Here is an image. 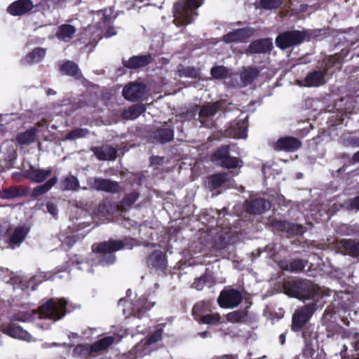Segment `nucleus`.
<instances>
[{"mask_svg":"<svg viewBox=\"0 0 359 359\" xmlns=\"http://www.w3.org/2000/svg\"><path fill=\"white\" fill-rule=\"evenodd\" d=\"M285 293L290 297L308 301L302 314H313L322 306V302L318 299L319 288L309 281L287 285L285 287Z\"/></svg>","mask_w":359,"mask_h":359,"instance_id":"nucleus-1","label":"nucleus"},{"mask_svg":"<svg viewBox=\"0 0 359 359\" xmlns=\"http://www.w3.org/2000/svg\"><path fill=\"white\" fill-rule=\"evenodd\" d=\"M124 248L126 245L121 241H108L93 245L92 250L100 259L98 264L104 266L114 263L116 257L113 252Z\"/></svg>","mask_w":359,"mask_h":359,"instance_id":"nucleus-2","label":"nucleus"},{"mask_svg":"<svg viewBox=\"0 0 359 359\" xmlns=\"http://www.w3.org/2000/svg\"><path fill=\"white\" fill-rule=\"evenodd\" d=\"M203 0H182L175 5L174 22L177 26L188 25L192 22L193 11L200 7Z\"/></svg>","mask_w":359,"mask_h":359,"instance_id":"nucleus-3","label":"nucleus"},{"mask_svg":"<svg viewBox=\"0 0 359 359\" xmlns=\"http://www.w3.org/2000/svg\"><path fill=\"white\" fill-rule=\"evenodd\" d=\"M66 299H50L39 306L38 314H67L74 311Z\"/></svg>","mask_w":359,"mask_h":359,"instance_id":"nucleus-4","label":"nucleus"},{"mask_svg":"<svg viewBox=\"0 0 359 359\" xmlns=\"http://www.w3.org/2000/svg\"><path fill=\"white\" fill-rule=\"evenodd\" d=\"M302 335L304 339V346L302 350L304 359H323V355L317 351L316 333H308L307 331L304 330Z\"/></svg>","mask_w":359,"mask_h":359,"instance_id":"nucleus-5","label":"nucleus"},{"mask_svg":"<svg viewBox=\"0 0 359 359\" xmlns=\"http://www.w3.org/2000/svg\"><path fill=\"white\" fill-rule=\"evenodd\" d=\"M243 299L241 293L234 289L224 290L221 292L217 302L224 309H233L238 306Z\"/></svg>","mask_w":359,"mask_h":359,"instance_id":"nucleus-6","label":"nucleus"},{"mask_svg":"<svg viewBox=\"0 0 359 359\" xmlns=\"http://www.w3.org/2000/svg\"><path fill=\"white\" fill-rule=\"evenodd\" d=\"M304 37V33L299 31L285 32L277 36L276 43L281 49H285L302 43Z\"/></svg>","mask_w":359,"mask_h":359,"instance_id":"nucleus-7","label":"nucleus"},{"mask_svg":"<svg viewBox=\"0 0 359 359\" xmlns=\"http://www.w3.org/2000/svg\"><path fill=\"white\" fill-rule=\"evenodd\" d=\"M213 159L223 167L227 168H235L241 166V160L236 157H231L229 155V147H222L217 149L214 155Z\"/></svg>","mask_w":359,"mask_h":359,"instance_id":"nucleus-8","label":"nucleus"},{"mask_svg":"<svg viewBox=\"0 0 359 359\" xmlns=\"http://www.w3.org/2000/svg\"><path fill=\"white\" fill-rule=\"evenodd\" d=\"M88 184L90 187L106 192L117 193L121 190L119 184L110 180L92 177L88 180Z\"/></svg>","mask_w":359,"mask_h":359,"instance_id":"nucleus-9","label":"nucleus"},{"mask_svg":"<svg viewBox=\"0 0 359 359\" xmlns=\"http://www.w3.org/2000/svg\"><path fill=\"white\" fill-rule=\"evenodd\" d=\"M248 127L247 116H245L231 123L226 132L230 137L233 138L245 139L248 136Z\"/></svg>","mask_w":359,"mask_h":359,"instance_id":"nucleus-10","label":"nucleus"},{"mask_svg":"<svg viewBox=\"0 0 359 359\" xmlns=\"http://www.w3.org/2000/svg\"><path fill=\"white\" fill-rule=\"evenodd\" d=\"M1 331L3 333L13 339L22 340L27 342H31L33 341L31 334L15 323H11L9 325L3 326L1 327Z\"/></svg>","mask_w":359,"mask_h":359,"instance_id":"nucleus-11","label":"nucleus"},{"mask_svg":"<svg viewBox=\"0 0 359 359\" xmlns=\"http://www.w3.org/2000/svg\"><path fill=\"white\" fill-rule=\"evenodd\" d=\"M145 93V86L139 83H130L123 89V97L130 101L140 99Z\"/></svg>","mask_w":359,"mask_h":359,"instance_id":"nucleus-12","label":"nucleus"},{"mask_svg":"<svg viewBox=\"0 0 359 359\" xmlns=\"http://www.w3.org/2000/svg\"><path fill=\"white\" fill-rule=\"evenodd\" d=\"M219 102L207 104L203 106L200 112L198 118L202 125L205 127H211L212 123L210 121L212 118L217 114L219 110Z\"/></svg>","mask_w":359,"mask_h":359,"instance_id":"nucleus-13","label":"nucleus"},{"mask_svg":"<svg viewBox=\"0 0 359 359\" xmlns=\"http://www.w3.org/2000/svg\"><path fill=\"white\" fill-rule=\"evenodd\" d=\"M253 33L254 29L250 27L238 29L225 34L223 36V41L226 43L242 42L251 36Z\"/></svg>","mask_w":359,"mask_h":359,"instance_id":"nucleus-14","label":"nucleus"},{"mask_svg":"<svg viewBox=\"0 0 359 359\" xmlns=\"http://www.w3.org/2000/svg\"><path fill=\"white\" fill-rule=\"evenodd\" d=\"M28 232V227L25 226H17L13 231L11 236H8L6 239L8 247L12 249L18 247L22 243Z\"/></svg>","mask_w":359,"mask_h":359,"instance_id":"nucleus-15","label":"nucleus"},{"mask_svg":"<svg viewBox=\"0 0 359 359\" xmlns=\"http://www.w3.org/2000/svg\"><path fill=\"white\" fill-rule=\"evenodd\" d=\"M33 7L32 0H18L11 4L7 11L13 15H21L32 10Z\"/></svg>","mask_w":359,"mask_h":359,"instance_id":"nucleus-16","label":"nucleus"},{"mask_svg":"<svg viewBox=\"0 0 359 359\" xmlns=\"http://www.w3.org/2000/svg\"><path fill=\"white\" fill-rule=\"evenodd\" d=\"M300 83V81H299ZM299 85L306 87H318L325 83V73L320 70L310 72Z\"/></svg>","mask_w":359,"mask_h":359,"instance_id":"nucleus-17","label":"nucleus"},{"mask_svg":"<svg viewBox=\"0 0 359 359\" xmlns=\"http://www.w3.org/2000/svg\"><path fill=\"white\" fill-rule=\"evenodd\" d=\"M301 142L294 137H285L279 139L276 144V149L293 151L301 147Z\"/></svg>","mask_w":359,"mask_h":359,"instance_id":"nucleus-18","label":"nucleus"},{"mask_svg":"<svg viewBox=\"0 0 359 359\" xmlns=\"http://www.w3.org/2000/svg\"><path fill=\"white\" fill-rule=\"evenodd\" d=\"M25 172L27 177L29 180L39 183L44 181L51 174V170H43L34 166H30Z\"/></svg>","mask_w":359,"mask_h":359,"instance_id":"nucleus-19","label":"nucleus"},{"mask_svg":"<svg viewBox=\"0 0 359 359\" xmlns=\"http://www.w3.org/2000/svg\"><path fill=\"white\" fill-rule=\"evenodd\" d=\"M271 207L270 202L262 198L253 200L247 203V210L252 214H260Z\"/></svg>","mask_w":359,"mask_h":359,"instance_id":"nucleus-20","label":"nucleus"},{"mask_svg":"<svg viewBox=\"0 0 359 359\" xmlns=\"http://www.w3.org/2000/svg\"><path fill=\"white\" fill-rule=\"evenodd\" d=\"M272 47V42L269 39H260L251 43L248 52L251 54L264 53L269 51Z\"/></svg>","mask_w":359,"mask_h":359,"instance_id":"nucleus-21","label":"nucleus"},{"mask_svg":"<svg viewBox=\"0 0 359 359\" xmlns=\"http://www.w3.org/2000/svg\"><path fill=\"white\" fill-rule=\"evenodd\" d=\"M95 155L99 160L111 161L116 158V150L110 146H103L93 149Z\"/></svg>","mask_w":359,"mask_h":359,"instance_id":"nucleus-22","label":"nucleus"},{"mask_svg":"<svg viewBox=\"0 0 359 359\" xmlns=\"http://www.w3.org/2000/svg\"><path fill=\"white\" fill-rule=\"evenodd\" d=\"M38 128H33L27 130L25 133L18 135L16 139L20 144H28L33 142L36 137V134L40 132L39 128L43 127L41 123L37 124Z\"/></svg>","mask_w":359,"mask_h":359,"instance_id":"nucleus-23","label":"nucleus"},{"mask_svg":"<svg viewBox=\"0 0 359 359\" xmlns=\"http://www.w3.org/2000/svg\"><path fill=\"white\" fill-rule=\"evenodd\" d=\"M151 61L150 55H139L130 57L128 60L123 61V65L126 67L135 69L144 67Z\"/></svg>","mask_w":359,"mask_h":359,"instance_id":"nucleus-24","label":"nucleus"},{"mask_svg":"<svg viewBox=\"0 0 359 359\" xmlns=\"http://www.w3.org/2000/svg\"><path fill=\"white\" fill-rule=\"evenodd\" d=\"M76 32V28L75 26L64 24L58 27L56 36L60 40L68 41L72 38Z\"/></svg>","mask_w":359,"mask_h":359,"instance_id":"nucleus-25","label":"nucleus"},{"mask_svg":"<svg viewBox=\"0 0 359 359\" xmlns=\"http://www.w3.org/2000/svg\"><path fill=\"white\" fill-rule=\"evenodd\" d=\"M45 55L46 49L43 48H35L22 60V63L24 65H31L39 62L44 57Z\"/></svg>","mask_w":359,"mask_h":359,"instance_id":"nucleus-26","label":"nucleus"},{"mask_svg":"<svg viewBox=\"0 0 359 359\" xmlns=\"http://www.w3.org/2000/svg\"><path fill=\"white\" fill-rule=\"evenodd\" d=\"M148 264L157 269H164L166 259L163 252L161 250L153 252L148 259Z\"/></svg>","mask_w":359,"mask_h":359,"instance_id":"nucleus-27","label":"nucleus"},{"mask_svg":"<svg viewBox=\"0 0 359 359\" xmlns=\"http://www.w3.org/2000/svg\"><path fill=\"white\" fill-rule=\"evenodd\" d=\"M114 338L113 337H106L100 340L95 342L90 346V353L97 354L100 351L106 350L114 342Z\"/></svg>","mask_w":359,"mask_h":359,"instance_id":"nucleus-28","label":"nucleus"},{"mask_svg":"<svg viewBox=\"0 0 359 359\" xmlns=\"http://www.w3.org/2000/svg\"><path fill=\"white\" fill-rule=\"evenodd\" d=\"M259 70L255 67H248L241 74V80L243 86H247L251 83L259 75Z\"/></svg>","mask_w":359,"mask_h":359,"instance_id":"nucleus-29","label":"nucleus"},{"mask_svg":"<svg viewBox=\"0 0 359 359\" xmlns=\"http://www.w3.org/2000/svg\"><path fill=\"white\" fill-rule=\"evenodd\" d=\"M57 182V177H53L43 184L37 186L35 187L31 194V196L34 198H37L46 193H47Z\"/></svg>","mask_w":359,"mask_h":359,"instance_id":"nucleus-30","label":"nucleus"},{"mask_svg":"<svg viewBox=\"0 0 359 359\" xmlns=\"http://www.w3.org/2000/svg\"><path fill=\"white\" fill-rule=\"evenodd\" d=\"M341 245L347 254L352 257H359V241L354 240H342Z\"/></svg>","mask_w":359,"mask_h":359,"instance_id":"nucleus-31","label":"nucleus"},{"mask_svg":"<svg viewBox=\"0 0 359 359\" xmlns=\"http://www.w3.org/2000/svg\"><path fill=\"white\" fill-rule=\"evenodd\" d=\"M146 110V108L142 104H137L130 107L128 109H126L123 114V116L126 119L133 120L137 118L141 114H142Z\"/></svg>","mask_w":359,"mask_h":359,"instance_id":"nucleus-32","label":"nucleus"},{"mask_svg":"<svg viewBox=\"0 0 359 359\" xmlns=\"http://www.w3.org/2000/svg\"><path fill=\"white\" fill-rule=\"evenodd\" d=\"M162 336V330L161 329L157 330L152 335H151L149 338H147L144 341H141L140 344H138L135 347V351H140L142 348L144 346H149L161 339Z\"/></svg>","mask_w":359,"mask_h":359,"instance_id":"nucleus-33","label":"nucleus"},{"mask_svg":"<svg viewBox=\"0 0 359 359\" xmlns=\"http://www.w3.org/2000/svg\"><path fill=\"white\" fill-rule=\"evenodd\" d=\"M227 180V174H216L209 177L208 186L210 189H215L220 187L224 182H225Z\"/></svg>","mask_w":359,"mask_h":359,"instance_id":"nucleus-34","label":"nucleus"},{"mask_svg":"<svg viewBox=\"0 0 359 359\" xmlns=\"http://www.w3.org/2000/svg\"><path fill=\"white\" fill-rule=\"evenodd\" d=\"M310 316H292V330L299 331L306 326Z\"/></svg>","mask_w":359,"mask_h":359,"instance_id":"nucleus-35","label":"nucleus"},{"mask_svg":"<svg viewBox=\"0 0 359 359\" xmlns=\"http://www.w3.org/2000/svg\"><path fill=\"white\" fill-rule=\"evenodd\" d=\"M195 320L200 324H207L210 326L218 325L221 321L219 316H195Z\"/></svg>","mask_w":359,"mask_h":359,"instance_id":"nucleus-36","label":"nucleus"},{"mask_svg":"<svg viewBox=\"0 0 359 359\" xmlns=\"http://www.w3.org/2000/svg\"><path fill=\"white\" fill-rule=\"evenodd\" d=\"M62 183L63 186V189L70 191L76 190L79 185L78 179L72 175L67 176L62 180Z\"/></svg>","mask_w":359,"mask_h":359,"instance_id":"nucleus-37","label":"nucleus"},{"mask_svg":"<svg viewBox=\"0 0 359 359\" xmlns=\"http://www.w3.org/2000/svg\"><path fill=\"white\" fill-rule=\"evenodd\" d=\"M155 138L157 139V141L161 143H165L170 142L173 138V131L172 129L170 128H163L157 132Z\"/></svg>","mask_w":359,"mask_h":359,"instance_id":"nucleus-38","label":"nucleus"},{"mask_svg":"<svg viewBox=\"0 0 359 359\" xmlns=\"http://www.w3.org/2000/svg\"><path fill=\"white\" fill-rule=\"evenodd\" d=\"M57 316V318H53V316H38L40 322L37 323V325L41 329H48L53 323L59 320L62 316Z\"/></svg>","mask_w":359,"mask_h":359,"instance_id":"nucleus-39","label":"nucleus"},{"mask_svg":"<svg viewBox=\"0 0 359 359\" xmlns=\"http://www.w3.org/2000/svg\"><path fill=\"white\" fill-rule=\"evenodd\" d=\"M192 312V314H202L212 312L211 304L210 302H200L194 305Z\"/></svg>","mask_w":359,"mask_h":359,"instance_id":"nucleus-40","label":"nucleus"},{"mask_svg":"<svg viewBox=\"0 0 359 359\" xmlns=\"http://www.w3.org/2000/svg\"><path fill=\"white\" fill-rule=\"evenodd\" d=\"M280 227H283V229L287 230V231H291L292 233L295 234H302L304 232V228L298 224H290L285 222H280L278 223Z\"/></svg>","mask_w":359,"mask_h":359,"instance_id":"nucleus-41","label":"nucleus"},{"mask_svg":"<svg viewBox=\"0 0 359 359\" xmlns=\"http://www.w3.org/2000/svg\"><path fill=\"white\" fill-rule=\"evenodd\" d=\"M60 70L66 74L77 76L78 67L73 62H66L60 67Z\"/></svg>","mask_w":359,"mask_h":359,"instance_id":"nucleus-42","label":"nucleus"},{"mask_svg":"<svg viewBox=\"0 0 359 359\" xmlns=\"http://www.w3.org/2000/svg\"><path fill=\"white\" fill-rule=\"evenodd\" d=\"M178 72L180 76L196 78L199 74L196 69L190 67H184L180 66Z\"/></svg>","mask_w":359,"mask_h":359,"instance_id":"nucleus-43","label":"nucleus"},{"mask_svg":"<svg viewBox=\"0 0 359 359\" xmlns=\"http://www.w3.org/2000/svg\"><path fill=\"white\" fill-rule=\"evenodd\" d=\"M88 133V130L86 128H76L69 133H67L65 136V139L67 140H76L78 138L83 137Z\"/></svg>","mask_w":359,"mask_h":359,"instance_id":"nucleus-44","label":"nucleus"},{"mask_svg":"<svg viewBox=\"0 0 359 359\" xmlns=\"http://www.w3.org/2000/svg\"><path fill=\"white\" fill-rule=\"evenodd\" d=\"M282 4L281 0H260L262 8L271 10L278 8Z\"/></svg>","mask_w":359,"mask_h":359,"instance_id":"nucleus-45","label":"nucleus"},{"mask_svg":"<svg viewBox=\"0 0 359 359\" xmlns=\"http://www.w3.org/2000/svg\"><path fill=\"white\" fill-rule=\"evenodd\" d=\"M211 74L215 79H222L227 74V69L222 66L211 69Z\"/></svg>","mask_w":359,"mask_h":359,"instance_id":"nucleus-46","label":"nucleus"},{"mask_svg":"<svg viewBox=\"0 0 359 359\" xmlns=\"http://www.w3.org/2000/svg\"><path fill=\"white\" fill-rule=\"evenodd\" d=\"M344 205L348 210H359V196L353 199L346 201Z\"/></svg>","mask_w":359,"mask_h":359,"instance_id":"nucleus-47","label":"nucleus"},{"mask_svg":"<svg viewBox=\"0 0 359 359\" xmlns=\"http://www.w3.org/2000/svg\"><path fill=\"white\" fill-rule=\"evenodd\" d=\"M304 268V263L302 260H293L286 268L292 271H300Z\"/></svg>","mask_w":359,"mask_h":359,"instance_id":"nucleus-48","label":"nucleus"},{"mask_svg":"<svg viewBox=\"0 0 359 359\" xmlns=\"http://www.w3.org/2000/svg\"><path fill=\"white\" fill-rule=\"evenodd\" d=\"M18 195V191L15 188H11L8 190H3L0 192V197L5 199L12 198Z\"/></svg>","mask_w":359,"mask_h":359,"instance_id":"nucleus-49","label":"nucleus"},{"mask_svg":"<svg viewBox=\"0 0 359 359\" xmlns=\"http://www.w3.org/2000/svg\"><path fill=\"white\" fill-rule=\"evenodd\" d=\"M137 197L138 196L136 193L130 194L122 201L121 207L124 208L126 206L131 205L137 200Z\"/></svg>","mask_w":359,"mask_h":359,"instance_id":"nucleus-50","label":"nucleus"},{"mask_svg":"<svg viewBox=\"0 0 359 359\" xmlns=\"http://www.w3.org/2000/svg\"><path fill=\"white\" fill-rule=\"evenodd\" d=\"M111 13H112L111 9L109 8V9H104V11L99 12L98 15H102V18L104 20V23L107 24V25H108L111 22V20L112 19V18L111 16Z\"/></svg>","mask_w":359,"mask_h":359,"instance_id":"nucleus-51","label":"nucleus"},{"mask_svg":"<svg viewBox=\"0 0 359 359\" xmlns=\"http://www.w3.org/2000/svg\"><path fill=\"white\" fill-rule=\"evenodd\" d=\"M205 285V277H201L196 279L192 284V287L196 290H202Z\"/></svg>","mask_w":359,"mask_h":359,"instance_id":"nucleus-52","label":"nucleus"},{"mask_svg":"<svg viewBox=\"0 0 359 359\" xmlns=\"http://www.w3.org/2000/svg\"><path fill=\"white\" fill-rule=\"evenodd\" d=\"M47 211L53 216L55 217L57 215L58 209L57 207L51 202H48L46 204Z\"/></svg>","mask_w":359,"mask_h":359,"instance_id":"nucleus-53","label":"nucleus"},{"mask_svg":"<svg viewBox=\"0 0 359 359\" xmlns=\"http://www.w3.org/2000/svg\"><path fill=\"white\" fill-rule=\"evenodd\" d=\"M76 241L74 236H67L62 240V243L66 244L68 247H72Z\"/></svg>","mask_w":359,"mask_h":359,"instance_id":"nucleus-54","label":"nucleus"},{"mask_svg":"<svg viewBox=\"0 0 359 359\" xmlns=\"http://www.w3.org/2000/svg\"><path fill=\"white\" fill-rule=\"evenodd\" d=\"M56 346L66 347L67 346V344L66 343L58 344V343L54 342V343H52V344L46 343V344H42V347L44 348H48L56 347Z\"/></svg>","mask_w":359,"mask_h":359,"instance_id":"nucleus-55","label":"nucleus"},{"mask_svg":"<svg viewBox=\"0 0 359 359\" xmlns=\"http://www.w3.org/2000/svg\"><path fill=\"white\" fill-rule=\"evenodd\" d=\"M154 306V302H147L144 304L143 305V309L144 311H148L149 310L151 307H153Z\"/></svg>","mask_w":359,"mask_h":359,"instance_id":"nucleus-56","label":"nucleus"},{"mask_svg":"<svg viewBox=\"0 0 359 359\" xmlns=\"http://www.w3.org/2000/svg\"><path fill=\"white\" fill-rule=\"evenodd\" d=\"M354 338L355 339L356 341L353 344L354 348L355 351L359 349V334H354Z\"/></svg>","mask_w":359,"mask_h":359,"instance_id":"nucleus-57","label":"nucleus"},{"mask_svg":"<svg viewBox=\"0 0 359 359\" xmlns=\"http://www.w3.org/2000/svg\"><path fill=\"white\" fill-rule=\"evenodd\" d=\"M349 144L353 147L359 146V137H351V142H350Z\"/></svg>","mask_w":359,"mask_h":359,"instance_id":"nucleus-58","label":"nucleus"},{"mask_svg":"<svg viewBox=\"0 0 359 359\" xmlns=\"http://www.w3.org/2000/svg\"><path fill=\"white\" fill-rule=\"evenodd\" d=\"M116 33V32L114 31V27H109L107 29V36H108V37L112 36L115 35Z\"/></svg>","mask_w":359,"mask_h":359,"instance_id":"nucleus-59","label":"nucleus"},{"mask_svg":"<svg viewBox=\"0 0 359 359\" xmlns=\"http://www.w3.org/2000/svg\"><path fill=\"white\" fill-rule=\"evenodd\" d=\"M32 317V316H22L20 318H16V320L22 321V322H27L29 320V318Z\"/></svg>","mask_w":359,"mask_h":359,"instance_id":"nucleus-60","label":"nucleus"},{"mask_svg":"<svg viewBox=\"0 0 359 359\" xmlns=\"http://www.w3.org/2000/svg\"><path fill=\"white\" fill-rule=\"evenodd\" d=\"M38 279V277L37 276H34L33 278H32L31 280H29V285L27 287H29V285H32V290H34V286L33 285V283H35L36 281V280Z\"/></svg>","mask_w":359,"mask_h":359,"instance_id":"nucleus-61","label":"nucleus"},{"mask_svg":"<svg viewBox=\"0 0 359 359\" xmlns=\"http://www.w3.org/2000/svg\"><path fill=\"white\" fill-rule=\"evenodd\" d=\"M285 335L284 334H281L280 336H279V341H280V343L281 345H283L285 342Z\"/></svg>","mask_w":359,"mask_h":359,"instance_id":"nucleus-62","label":"nucleus"},{"mask_svg":"<svg viewBox=\"0 0 359 359\" xmlns=\"http://www.w3.org/2000/svg\"><path fill=\"white\" fill-rule=\"evenodd\" d=\"M353 161L355 163H359V151L356 152L353 156Z\"/></svg>","mask_w":359,"mask_h":359,"instance_id":"nucleus-63","label":"nucleus"},{"mask_svg":"<svg viewBox=\"0 0 359 359\" xmlns=\"http://www.w3.org/2000/svg\"><path fill=\"white\" fill-rule=\"evenodd\" d=\"M7 231V229L6 228H2L0 226V239L4 236Z\"/></svg>","mask_w":359,"mask_h":359,"instance_id":"nucleus-64","label":"nucleus"}]
</instances>
